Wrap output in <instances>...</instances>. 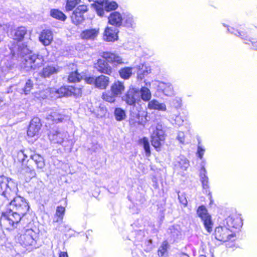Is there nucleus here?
I'll use <instances>...</instances> for the list:
<instances>
[{"label": "nucleus", "mask_w": 257, "mask_h": 257, "mask_svg": "<svg viewBox=\"0 0 257 257\" xmlns=\"http://www.w3.org/2000/svg\"><path fill=\"white\" fill-rule=\"evenodd\" d=\"M18 191L17 185L14 180L4 175L0 176V195L11 200L12 209L24 216L29 209L28 203L21 196H16Z\"/></svg>", "instance_id": "1"}, {"label": "nucleus", "mask_w": 257, "mask_h": 257, "mask_svg": "<svg viewBox=\"0 0 257 257\" xmlns=\"http://www.w3.org/2000/svg\"><path fill=\"white\" fill-rule=\"evenodd\" d=\"M18 51L20 54L23 57V65L26 71L36 69L43 65L44 62L43 56L39 54H32V50L28 45L24 43L20 45Z\"/></svg>", "instance_id": "2"}, {"label": "nucleus", "mask_w": 257, "mask_h": 257, "mask_svg": "<svg viewBox=\"0 0 257 257\" xmlns=\"http://www.w3.org/2000/svg\"><path fill=\"white\" fill-rule=\"evenodd\" d=\"M101 56L103 59H99L94 64V68L101 73L110 75L112 72V69L108 62L114 64L124 63L121 57L114 53L104 52L102 53Z\"/></svg>", "instance_id": "3"}, {"label": "nucleus", "mask_w": 257, "mask_h": 257, "mask_svg": "<svg viewBox=\"0 0 257 257\" xmlns=\"http://www.w3.org/2000/svg\"><path fill=\"white\" fill-rule=\"evenodd\" d=\"M23 216L10 208L9 211L2 213L0 218V225L6 229H12L17 227V225Z\"/></svg>", "instance_id": "4"}, {"label": "nucleus", "mask_w": 257, "mask_h": 257, "mask_svg": "<svg viewBox=\"0 0 257 257\" xmlns=\"http://www.w3.org/2000/svg\"><path fill=\"white\" fill-rule=\"evenodd\" d=\"M95 5V11L98 16L103 17L105 12H108L116 10L118 7L117 4L114 1L109 2L108 0H97Z\"/></svg>", "instance_id": "5"}, {"label": "nucleus", "mask_w": 257, "mask_h": 257, "mask_svg": "<svg viewBox=\"0 0 257 257\" xmlns=\"http://www.w3.org/2000/svg\"><path fill=\"white\" fill-rule=\"evenodd\" d=\"M197 214L203 222L206 230L208 232L210 233L212 231L213 223L211 219V216L208 213L205 206L204 205L199 206L197 210Z\"/></svg>", "instance_id": "6"}, {"label": "nucleus", "mask_w": 257, "mask_h": 257, "mask_svg": "<svg viewBox=\"0 0 257 257\" xmlns=\"http://www.w3.org/2000/svg\"><path fill=\"white\" fill-rule=\"evenodd\" d=\"M82 92V89L76 86L61 87L55 91L56 97H61L63 96L68 97L72 95L77 97L81 95Z\"/></svg>", "instance_id": "7"}, {"label": "nucleus", "mask_w": 257, "mask_h": 257, "mask_svg": "<svg viewBox=\"0 0 257 257\" xmlns=\"http://www.w3.org/2000/svg\"><path fill=\"white\" fill-rule=\"evenodd\" d=\"M121 99L127 105L135 106L136 103L140 100L139 90L136 88L130 87L121 97Z\"/></svg>", "instance_id": "8"}, {"label": "nucleus", "mask_w": 257, "mask_h": 257, "mask_svg": "<svg viewBox=\"0 0 257 257\" xmlns=\"http://www.w3.org/2000/svg\"><path fill=\"white\" fill-rule=\"evenodd\" d=\"M215 238L221 241H227L234 237V234L226 227L218 226L214 231Z\"/></svg>", "instance_id": "9"}, {"label": "nucleus", "mask_w": 257, "mask_h": 257, "mask_svg": "<svg viewBox=\"0 0 257 257\" xmlns=\"http://www.w3.org/2000/svg\"><path fill=\"white\" fill-rule=\"evenodd\" d=\"M88 11L87 6L85 5L78 6L73 11L71 16L73 24L78 25L81 24L84 20L83 14Z\"/></svg>", "instance_id": "10"}, {"label": "nucleus", "mask_w": 257, "mask_h": 257, "mask_svg": "<svg viewBox=\"0 0 257 257\" xmlns=\"http://www.w3.org/2000/svg\"><path fill=\"white\" fill-rule=\"evenodd\" d=\"M35 235L32 230H27L25 233L21 234L19 238L20 243L24 247L35 246L36 240L34 238Z\"/></svg>", "instance_id": "11"}, {"label": "nucleus", "mask_w": 257, "mask_h": 257, "mask_svg": "<svg viewBox=\"0 0 257 257\" xmlns=\"http://www.w3.org/2000/svg\"><path fill=\"white\" fill-rule=\"evenodd\" d=\"M19 155H22L23 157L22 159V171L23 172V173H24L25 175L27 176L29 179H32V178L35 177L36 175L35 171L33 167L31 165L29 160L27 161L26 164H25V159L28 158V156L23 152H22L21 154H19Z\"/></svg>", "instance_id": "12"}, {"label": "nucleus", "mask_w": 257, "mask_h": 257, "mask_svg": "<svg viewBox=\"0 0 257 257\" xmlns=\"http://www.w3.org/2000/svg\"><path fill=\"white\" fill-rule=\"evenodd\" d=\"M66 133L61 130H52L48 134L50 140L55 144H61L66 137Z\"/></svg>", "instance_id": "13"}, {"label": "nucleus", "mask_w": 257, "mask_h": 257, "mask_svg": "<svg viewBox=\"0 0 257 257\" xmlns=\"http://www.w3.org/2000/svg\"><path fill=\"white\" fill-rule=\"evenodd\" d=\"M64 117L65 115L62 114L60 110L53 109L48 112L46 118L47 120L52 121L53 123H58L62 122Z\"/></svg>", "instance_id": "14"}, {"label": "nucleus", "mask_w": 257, "mask_h": 257, "mask_svg": "<svg viewBox=\"0 0 257 257\" xmlns=\"http://www.w3.org/2000/svg\"><path fill=\"white\" fill-rule=\"evenodd\" d=\"M41 127L40 119L38 117L33 118L27 131L28 135L31 137H34L39 132Z\"/></svg>", "instance_id": "15"}, {"label": "nucleus", "mask_w": 257, "mask_h": 257, "mask_svg": "<svg viewBox=\"0 0 257 257\" xmlns=\"http://www.w3.org/2000/svg\"><path fill=\"white\" fill-rule=\"evenodd\" d=\"M99 29L94 28L86 29L80 34V37L86 40H95L99 34Z\"/></svg>", "instance_id": "16"}, {"label": "nucleus", "mask_w": 257, "mask_h": 257, "mask_svg": "<svg viewBox=\"0 0 257 257\" xmlns=\"http://www.w3.org/2000/svg\"><path fill=\"white\" fill-rule=\"evenodd\" d=\"M53 39L52 32L49 29L43 30L39 36V40L44 46L49 45Z\"/></svg>", "instance_id": "17"}, {"label": "nucleus", "mask_w": 257, "mask_h": 257, "mask_svg": "<svg viewBox=\"0 0 257 257\" xmlns=\"http://www.w3.org/2000/svg\"><path fill=\"white\" fill-rule=\"evenodd\" d=\"M58 72L57 67L52 65H48L44 67L39 72V75L44 78H49L51 76L57 73Z\"/></svg>", "instance_id": "18"}, {"label": "nucleus", "mask_w": 257, "mask_h": 257, "mask_svg": "<svg viewBox=\"0 0 257 257\" xmlns=\"http://www.w3.org/2000/svg\"><path fill=\"white\" fill-rule=\"evenodd\" d=\"M122 20L123 19L121 14L117 12L111 13L108 17L109 23L116 27H119L121 25Z\"/></svg>", "instance_id": "19"}, {"label": "nucleus", "mask_w": 257, "mask_h": 257, "mask_svg": "<svg viewBox=\"0 0 257 257\" xmlns=\"http://www.w3.org/2000/svg\"><path fill=\"white\" fill-rule=\"evenodd\" d=\"M148 108L151 110H157L165 111L167 109L166 105L164 103H160L156 99L150 100L148 103Z\"/></svg>", "instance_id": "20"}, {"label": "nucleus", "mask_w": 257, "mask_h": 257, "mask_svg": "<svg viewBox=\"0 0 257 257\" xmlns=\"http://www.w3.org/2000/svg\"><path fill=\"white\" fill-rule=\"evenodd\" d=\"M118 30L114 27H107L104 31V39L107 41H114L117 39Z\"/></svg>", "instance_id": "21"}, {"label": "nucleus", "mask_w": 257, "mask_h": 257, "mask_svg": "<svg viewBox=\"0 0 257 257\" xmlns=\"http://www.w3.org/2000/svg\"><path fill=\"white\" fill-rule=\"evenodd\" d=\"M125 89V86L123 82L119 81H115L110 87V90L114 95L120 96Z\"/></svg>", "instance_id": "22"}, {"label": "nucleus", "mask_w": 257, "mask_h": 257, "mask_svg": "<svg viewBox=\"0 0 257 257\" xmlns=\"http://www.w3.org/2000/svg\"><path fill=\"white\" fill-rule=\"evenodd\" d=\"M109 78L101 75L96 77L95 87L101 89H105L108 85Z\"/></svg>", "instance_id": "23"}, {"label": "nucleus", "mask_w": 257, "mask_h": 257, "mask_svg": "<svg viewBox=\"0 0 257 257\" xmlns=\"http://www.w3.org/2000/svg\"><path fill=\"white\" fill-rule=\"evenodd\" d=\"M30 158L34 161L37 169L42 170L45 167V160L41 155L38 154H34L31 155Z\"/></svg>", "instance_id": "24"}, {"label": "nucleus", "mask_w": 257, "mask_h": 257, "mask_svg": "<svg viewBox=\"0 0 257 257\" xmlns=\"http://www.w3.org/2000/svg\"><path fill=\"white\" fill-rule=\"evenodd\" d=\"M158 87L166 96H171L173 94V88L170 83H165L163 82H159Z\"/></svg>", "instance_id": "25"}, {"label": "nucleus", "mask_w": 257, "mask_h": 257, "mask_svg": "<svg viewBox=\"0 0 257 257\" xmlns=\"http://www.w3.org/2000/svg\"><path fill=\"white\" fill-rule=\"evenodd\" d=\"M199 176L203 188L208 189L209 188L208 177L207 175V171L204 166H202L201 168Z\"/></svg>", "instance_id": "26"}, {"label": "nucleus", "mask_w": 257, "mask_h": 257, "mask_svg": "<svg viewBox=\"0 0 257 257\" xmlns=\"http://www.w3.org/2000/svg\"><path fill=\"white\" fill-rule=\"evenodd\" d=\"M27 29L24 27H18L14 30V39L19 41H22L27 34Z\"/></svg>", "instance_id": "27"}, {"label": "nucleus", "mask_w": 257, "mask_h": 257, "mask_svg": "<svg viewBox=\"0 0 257 257\" xmlns=\"http://www.w3.org/2000/svg\"><path fill=\"white\" fill-rule=\"evenodd\" d=\"M140 98L145 101H149L152 97L151 92L149 88L146 87H142L139 90Z\"/></svg>", "instance_id": "28"}, {"label": "nucleus", "mask_w": 257, "mask_h": 257, "mask_svg": "<svg viewBox=\"0 0 257 257\" xmlns=\"http://www.w3.org/2000/svg\"><path fill=\"white\" fill-rule=\"evenodd\" d=\"M164 140V136L161 137L156 133H153L151 136V142L152 146L156 149L159 148L161 145V142Z\"/></svg>", "instance_id": "29"}, {"label": "nucleus", "mask_w": 257, "mask_h": 257, "mask_svg": "<svg viewBox=\"0 0 257 257\" xmlns=\"http://www.w3.org/2000/svg\"><path fill=\"white\" fill-rule=\"evenodd\" d=\"M138 69V79L142 80L144 77L150 73V70H148L146 66L144 64H140L137 66Z\"/></svg>", "instance_id": "30"}, {"label": "nucleus", "mask_w": 257, "mask_h": 257, "mask_svg": "<svg viewBox=\"0 0 257 257\" xmlns=\"http://www.w3.org/2000/svg\"><path fill=\"white\" fill-rule=\"evenodd\" d=\"M133 68L130 67H125L121 68L119 71V74L120 77L123 79H128L133 74Z\"/></svg>", "instance_id": "31"}, {"label": "nucleus", "mask_w": 257, "mask_h": 257, "mask_svg": "<svg viewBox=\"0 0 257 257\" xmlns=\"http://www.w3.org/2000/svg\"><path fill=\"white\" fill-rule=\"evenodd\" d=\"M168 242L167 241H163L158 249V255L159 256L167 257L168 256Z\"/></svg>", "instance_id": "32"}, {"label": "nucleus", "mask_w": 257, "mask_h": 257, "mask_svg": "<svg viewBox=\"0 0 257 257\" xmlns=\"http://www.w3.org/2000/svg\"><path fill=\"white\" fill-rule=\"evenodd\" d=\"M50 14L51 17L59 20L65 21L66 19L65 15L58 9H52Z\"/></svg>", "instance_id": "33"}, {"label": "nucleus", "mask_w": 257, "mask_h": 257, "mask_svg": "<svg viewBox=\"0 0 257 257\" xmlns=\"http://www.w3.org/2000/svg\"><path fill=\"white\" fill-rule=\"evenodd\" d=\"M240 219L238 217L234 218L232 217L229 216L226 219V223L228 227L237 228L239 226V223Z\"/></svg>", "instance_id": "34"}, {"label": "nucleus", "mask_w": 257, "mask_h": 257, "mask_svg": "<svg viewBox=\"0 0 257 257\" xmlns=\"http://www.w3.org/2000/svg\"><path fill=\"white\" fill-rule=\"evenodd\" d=\"M114 114L115 118L117 121H122L126 117L125 111L121 108H116Z\"/></svg>", "instance_id": "35"}, {"label": "nucleus", "mask_w": 257, "mask_h": 257, "mask_svg": "<svg viewBox=\"0 0 257 257\" xmlns=\"http://www.w3.org/2000/svg\"><path fill=\"white\" fill-rule=\"evenodd\" d=\"M117 97V96L114 95L111 90L103 93L102 95L103 100L110 103L114 102Z\"/></svg>", "instance_id": "36"}, {"label": "nucleus", "mask_w": 257, "mask_h": 257, "mask_svg": "<svg viewBox=\"0 0 257 257\" xmlns=\"http://www.w3.org/2000/svg\"><path fill=\"white\" fill-rule=\"evenodd\" d=\"M80 2L81 0H67L66 10L67 11H72Z\"/></svg>", "instance_id": "37"}, {"label": "nucleus", "mask_w": 257, "mask_h": 257, "mask_svg": "<svg viewBox=\"0 0 257 257\" xmlns=\"http://www.w3.org/2000/svg\"><path fill=\"white\" fill-rule=\"evenodd\" d=\"M140 143L143 145L146 155L148 156H150L151 154V151L148 139L147 138L144 137L140 140Z\"/></svg>", "instance_id": "38"}, {"label": "nucleus", "mask_w": 257, "mask_h": 257, "mask_svg": "<svg viewBox=\"0 0 257 257\" xmlns=\"http://www.w3.org/2000/svg\"><path fill=\"white\" fill-rule=\"evenodd\" d=\"M123 20L124 21L125 26L132 27L134 24V20L133 16L130 14H124Z\"/></svg>", "instance_id": "39"}, {"label": "nucleus", "mask_w": 257, "mask_h": 257, "mask_svg": "<svg viewBox=\"0 0 257 257\" xmlns=\"http://www.w3.org/2000/svg\"><path fill=\"white\" fill-rule=\"evenodd\" d=\"M81 78V76L78 73L77 71H75L70 74L68 79L70 82H75L76 81H79Z\"/></svg>", "instance_id": "40"}, {"label": "nucleus", "mask_w": 257, "mask_h": 257, "mask_svg": "<svg viewBox=\"0 0 257 257\" xmlns=\"http://www.w3.org/2000/svg\"><path fill=\"white\" fill-rule=\"evenodd\" d=\"M178 163L180 168L184 170H186L189 166V161L183 157L179 159Z\"/></svg>", "instance_id": "41"}, {"label": "nucleus", "mask_w": 257, "mask_h": 257, "mask_svg": "<svg viewBox=\"0 0 257 257\" xmlns=\"http://www.w3.org/2000/svg\"><path fill=\"white\" fill-rule=\"evenodd\" d=\"M33 87V82L30 79L26 81L24 88L22 89L23 92L25 94H28L30 92Z\"/></svg>", "instance_id": "42"}, {"label": "nucleus", "mask_w": 257, "mask_h": 257, "mask_svg": "<svg viewBox=\"0 0 257 257\" xmlns=\"http://www.w3.org/2000/svg\"><path fill=\"white\" fill-rule=\"evenodd\" d=\"M64 207L61 206H58L56 212V215L57 216L58 218L57 219V220H55V221L58 222L59 220L61 221L63 218V216L64 214Z\"/></svg>", "instance_id": "43"}, {"label": "nucleus", "mask_w": 257, "mask_h": 257, "mask_svg": "<svg viewBox=\"0 0 257 257\" xmlns=\"http://www.w3.org/2000/svg\"><path fill=\"white\" fill-rule=\"evenodd\" d=\"M228 31L230 32L232 34H234L236 36L240 37L241 39L246 40V36H245V34L242 32H240L237 30H235L233 28H228Z\"/></svg>", "instance_id": "44"}, {"label": "nucleus", "mask_w": 257, "mask_h": 257, "mask_svg": "<svg viewBox=\"0 0 257 257\" xmlns=\"http://www.w3.org/2000/svg\"><path fill=\"white\" fill-rule=\"evenodd\" d=\"M153 133H156L161 137L164 136V132L163 130V126L161 124L158 123L156 126V130L154 131Z\"/></svg>", "instance_id": "45"}, {"label": "nucleus", "mask_w": 257, "mask_h": 257, "mask_svg": "<svg viewBox=\"0 0 257 257\" xmlns=\"http://www.w3.org/2000/svg\"><path fill=\"white\" fill-rule=\"evenodd\" d=\"M169 230V232L174 238L177 237L180 234L179 230L174 226L170 227Z\"/></svg>", "instance_id": "46"}, {"label": "nucleus", "mask_w": 257, "mask_h": 257, "mask_svg": "<svg viewBox=\"0 0 257 257\" xmlns=\"http://www.w3.org/2000/svg\"><path fill=\"white\" fill-rule=\"evenodd\" d=\"M178 199L180 202L184 205V207H186L187 205L188 201L186 198L185 195L181 194V195L178 194Z\"/></svg>", "instance_id": "47"}, {"label": "nucleus", "mask_w": 257, "mask_h": 257, "mask_svg": "<svg viewBox=\"0 0 257 257\" xmlns=\"http://www.w3.org/2000/svg\"><path fill=\"white\" fill-rule=\"evenodd\" d=\"M174 120V123L179 126L181 125L184 121V120L179 115H176Z\"/></svg>", "instance_id": "48"}, {"label": "nucleus", "mask_w": 257, "mask_h": 257, "mask_svg": "<svg viewBox=\"0 0 257 257\" xmlns=\"http://www.w3.org/2000/svg\"><path fill=\"white\" fill-rule=\"evenodd\" d=\"M173 106L176 107H180L181 106V100L180 98H175L172 101Z\"/></svg>", "instance_id": "49"}, {"label": "nucleus", "mask_w": 257, "mask_h": 257, "mask_svg": "<svg viewBox=\"0 0 257 257\" xmlns=\"http://www.w3.org/2000/svg\"><path fill=\"white\" fill-rule=\"evenodd\" d=\"M200 143L199 142V144ZM205 152V149H203L201 146L199 145L198 146L197 149V153L198 154V157L201 159L203 158V156L204 155V153Z\"/></svg>", "instance_id": "50"}, {"label": "nucleus", "mask_w": 257, "mask_h": 257, "mask_svg": "<svg viewBox=\"0 0 257 257\" xmlns=\"http://www.w3.org/2000/svg\"><path fill=\"white\" fill-rule=\"evenodd\" d=\"M96 77H88L85 78V81L90 84H94L95 85Z\"/></svg>", "instance_id": "51"}, {"label": "nucleus", "mask_w": 257, "mask_h": 257, "mask_svg": "<svg viewBox=\"0 0 257 257\" xmlns=\"http://www.w3.org/2000/svg\"><path fill=\"white\" fill-rule=\"evenodd\" d=\"M177 139L180 143L183 144L185 142V135L184 133L182 132H179Z\"/></svg>", "instance_id": "52"}, {"label": "nucleus", "mask_w": 257, "mask_h": 257, "mask_svg": "<svg viewBox=\"0 0 257 257\" xmlns=\"http://www.w3.org/2000/svg\"><path fill=\"white\" fill-rule=\"evenodd\" d=\"M59 257H68V254L66 252H61L59 254Z\"/></svg>", "instance_id": "53"}, {"label": "nucleus", "mask_w": 257, "mask_h": 257, "mask_svg": "<svg viewBox=\"0 0 257 257\" xmlns=\"http://www.w3.org/2000/svg\"><path fill=\"white\" fill-rule=\"evenodd\" d=\"M252 44V45L254 47V49L255 50H257V47H256V44H257V42H254V41H252L251 40H249Z\"/></svg>", "instance_id": "54"}, {"label": "nucleus", "mask_w": 257, "mask_h": 257, "mask_svg": "<svg viewBox=\"0 0 257 257\" xmlns=\"http://www.w3.org/2000/svg\"><path fill=\"white\" fill-rule=\"evenodd\" d=\"M178 257H189V256L186 253H181L178 255Z\"/></svg>", "instance_id": "55"}, {"label": "nucleus", "mask_w": 257, "mask_h": 257, "mask_svg": "<svg viewBox=\"0 0 257 257\" xmlns=\"http://www.w3.org/2000/svg\"><path fill=\"white\" fill-rule=\"evenodd\" d=\"M96 1H97V0H88V1H89V2L93 1V2H95L94 4H92V6L94 8H95V5L97 4Z\"/></svg>", "instance_id": "56"}, {"label": "nucleus", "mask_w": 257, "mask_h": 257, "mask_svg": "<svg viewBox=\"0 0 257 257\" xmlns=\"http://www.w3.org/2000/svg\"><path fill=\"white\" fill-rule=\"evenodd\" d=\"M199 257H206V256L204 255H200Z\"/></svg>", "instance_id": "57"}]
</instances>
